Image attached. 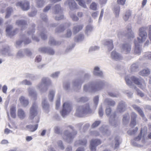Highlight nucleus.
I'll return each mask as SVG.
<instances>
[{"label":"nucleus","instance_id":"13d9d810","mask_svg":"<svg viewBox=\"0 0 151 151\" xmlns=\"http://www.w3.org/2000/svg\"><path fill=\"white\" fill-rule=\"evenodd\" d=\"M148 35H151V25H149L148 27Z\"/></svg>","mask_w":151,"mask_h":151},{"label":"nucleus","instance_id":"2eb2a0df","mask_svg":"<svg viewBox=\"0 0 151 151\" xmlns=\"http://www.w3.org/2000/svg\"><path fill=\"white\" fill-rule=\"evenodd\" d=\"M118 109L120 112L124 111L125 110V106L124 103L122 102L120 103L118 106Z\"/></svg>","mask_w":151,"mask_h":151},{"label":"nucleus","instance_id":"6e6552de","mask_svg":"<svg viewBox=\"0 0 151 151\" xmlns=\"http://www.w3.org/2000/svg\"><path fill=\"white\" fill-rule=\"evenodd\" d=\"M39 51L42 53L47 52L49 54L52 55L54 54V51L52 49H47L46 47H41L39 49Z\"/></svg>","mask_w":151,"mask_h":151},{"label":"nucleus","instance_id":"69168bd1","mask_svg":"<svg viewBox=\"0 0 151 151\" xmlns=\"http://www.w3.org/2000/svg\"><path fill=\"white\" fill-rule=\"evenodd\" d=\"M63 16H62L60 17H56L55 18V19L57 20H58L63 19Z\"/></svg>","mask_w":151,"mask_h":151},{"label":"nucleus","instance_id":"864d4df0","mask_svg":"<svg viewBox=\"0 0 151 151\" xmlns=\"http://www.w3.org/2000/svg\"><path fill=\"white\" fill-rule=\"evenodd\" d=\"M58 143L60 147L62 149H63L64 147L62 145V142L61 141H60L58 142Z\"/></svg>","mask_w":151,"mask_h":151},{"label":"nucleus","instance_id":"0eeeda50","mask_svg":"<svg viewBox=\"0 0 151 151\" xmlns=\"http://www.w3.org/2000/svg\"><path fill=\"white\" fill-rule=\"evenodd\" d=\"M12 28V27L11 26H9L6 28V32L9 36H13L17 33V29L11 31Z\"/></svg>","mask_w":151,"mask_h":151},{"label":"nucleus","instance_id":"412c9836","mask_svg":"<svg viewBox=\"0 0 151 151\" xmlns=\"http://www.w3.org/2000/svg\"><path fill=\"white\" fill-rule=\"evenodd\" d=\"M106 45H108L109 47L108 49L109 50H111L113 49V45L112 40H110L106 41Z\"/></svg>","mask_w":151,"mask_h":151},{"label":"nucleus","instance_id":"e433bc0d","mask_svg":"<svg viewBox=\"0 0 151 151\" xmlns=\"http://www.w3.org/2000/svg\"><path fill=\"white\" fill-rule=\"evenodd\" d=\"M23 83L25 85H31V83L29 81L25 80L23 81Z\"/></svg>","mask_w":151,"mask_h":151},{"label":"nucleus","instance_id":"a18cd8bd","mask_svg":"<svg viewBox=\"0 0 151 151\" xmlns=\"http://www.w3.org/2000/svg\"><path fill=\"white\" fill-rule=\"evenodd\" d=\"M73 20L74 21H78V17L74 15H73L71 16Z\"/></svg>","mask_w":151,"mask_h":151},{"label":"nucleus","instance_id":"f257e3e1","mask_svg":"<svg viewBox=\"0 0 151 151\" xmlns=\"http://www.w3.org/2000/svg\"><path fill=\"white\" fill-rule=\"evenodd\" d=\"M125 80L128 85H131L133 82L142 88V86H145L144 80L142 78H138L134 76L131 77L130 79L127 76L125 78Z\"/></svg>","mask_w":151,"mask_h":151},{"label":"nucleus","instance_id":"39448f33","mask_svg":"<svg viewBox=\"0 0 151 151\" xmlns=\"http://www.w3.org/2000/svg\"><path fill=\"white\" fill-rule=\"evenodd\" d=\"M101 142L98 139H92L90 142L89 146L91 151H96V147L97 146L101 144Z\"/></svg>","mask_w":151,"mask_h":151},{"label":"nucleus","instance_id":"aec40b11","mask_svg":"<svg viewBox=\"0 0 151 151\" xmlns=\"http://www.w3.org/2000/svg\"><path fill=\"white\" fill-rule=\"evenodd\" d=\"M68 4L70 9H72L73 8L77 9V4L74 0H71L70 2H69Z\"/></svg>","mask_w":151,"mask_h":151},{"label":"nucleus","instance_id":"6ab92c4d","mask_svg":"<svg viewBox=\"0 0 151 151\" xmlns=\"http://www.w3.org/2000/svg\"><path fill=\"white\" fill-rule=\"evenodd\" d=\"M150 73V71L149 69L147 68L142 70L139 73V74L143 76H146Z\"/></svg>","mask_w":151,"mask_h":151},{"label":"nucleus","instance_id":"473e14b6","mask_svg":"<svg viewBox=\"0 0 151 151\" xmlns=\"http://www.w3.org/2000/svg\"><path fill=\"white\" fill-rule=\"evenodd\" d=\"M100 123V121H96L92 124L91 127L93 128H95L98 126Z\"/></svg>","mask_w":151,"mask_h":151},{"label":"nucleus","instance_id":"f704fd0d","mask_svg":"<svg viewBox=\"0 0 151 151\" xmlns=\"http://www.w3.org/2000/svg\"><path fill=\"white\" fill-rule=\"evenodd\" d=\"M126 2V0H117V2L118 4L122 5H124Z\"/></svg>","mask_w":151,"mask_h":151},{"label":"nucleus","instance_id":"ddd939ff","mask_svg":"<svg viewBox=\"0 0 151 151\" xmlns=\"http://www.w3.org/2000/svg\"><path fill=\"white\" fill-rule=\"evenodd\" d=\"M17 114L19 117L21 119H24L26 116L24 111L21 109L18 110Z\"/></svg>","mask_w":151,"mask_h":151},{"label":"nucleus","instance_id":"b1692460","mask_svg":"<svg viewBox=\"0 0 151 151\" xmlns=\"http://www.w3.org/2000/svg\"><path fill=\"white\" fill-rule=\"evenodd\" d=\"M28 91L30 96H32L34 98H36L37 94L35 92L31 90L30 88H29Z\"/></svg>","mask_w":151,"mask_h":151},{"label":"nucleus","instance_id":"ea45409f","mask_svg":"<svg viewBox=\"0 0 151 151\" xmlns=\"http://www.w3.org/2000/svg\"><path fill=\"white\" fill-rule=\"evenodd\" d=\"M99 99V98L98 96H96L93 99L94 103L96 104H97L98 102Z\"/></svg>","mask_w":151,"mask_h":151},{"label":"nucleus","instance_id":"a211bd4d","mask_svg":"<svg viewBox=\"0 0 151 151\" xmlns=\"http://www.w3.org/2000/svg\"><path fill=\"white\" fill-rule=\"evenodd\" d=\"M133 107L138 112L139 114L142 117H144V115L142 111L139 107L135 105H133Z\"/></svg>","mask_w":151,"mask_h":151},{"label":"nucleus","instance_id":"bf43d9fd","mask_svg":"<svg viewBox=\"0 0 151 151\" xmlns=\"http://www.w3.org/2000/svg\"><path fill=\"white\" fill-rule=\"evenodd\" d=\"M31 42V41L29 39H26L24 41L25 44H28Z\"/></svg>","mask_w":151,"mask_h":151},{"label":"nucleus","instance_id":"7c9ffc66","mask_svg":"<svg viewBox=\"0 0 151 151\" xmlns=\"http://www.w3.org/2000/svg\"><path fill=\"white\" fill-rule=\"evenodd\" d=\"M90 8L93 10H96L97 9V4L95 3H92L91 5Z\"/></svg>","mask_w":151,"mask_h":151},{"label":"nucleus","instance_id":"0e129e2a","mask_svg":"<svg viewBox=\"0 0 151 151\" xmlns=\"http://www.w3.org/2000/svg\"><path fill=\"white\" fill-rule=\"evenodd\" d=\"M147 0H143L142 2V6H144L146 4Z\"/></svg>","mask_w":151,"mask_h":151},{"label":"nucleus","instance_id":"f8f14e48","mask_svg":"<svg viewBox=\"0 0 151 151\" xmlns=\"http://www.w3.org/2000/svg\"><path fill=\"white\" fill-rule=\"evenodd\" d=\"M38 126V124H36L35 125H27L26 128L29 129L30 132H33L35 131L37 129Z\"/></svg>","mask_w":151,"mask_h":151},{"label":"nucleus","instance_id":"4c0bfd02","mask_svg":"<svg viewBox=\"0 0 151 151\" xmlns=\"http://www.w3.org/2000/svg\"><path fill=\"white\" fill-rule=\"evenodd\" d=\"M108 104L111 106H114L115 104V102L113 101H108Z\"/></svg>","mask_w":151,"mask_h":151},{"label":"nucleus","instance_id":"2f4dec72","mask_svg":"<svg viewBox=\"0 0 151 151\" xmlns=\"http://www.w3.org/2000/svg\"><path fill=\"white\" fill-rule=\"evenodd\" d=\"M16 24L18 25H24L26 23V22L22 20H18L16 22Z\"/></svg>","mask_w":151,"mask_h":151},{"label":"nucleus","instance_id":"4be33fe9","mask_svg":"<svg viewBox=\"0 0 151 151\" xmlns=\"http://www.w3.org/2000/svg\"><path fill=\"white\" fill-rule=\"evenodd\" d=\"M122 48L124 50H125L126 53L130 52L131 50L130 46L127 44L123 45H122Z\"/></svg>","mask_w":151,"mask_h":151},{"label":"nucleus","instance_id":"8fccbe9b","mask_svg":"<svg viewBox=\"0 0 151 151\" xmlns=\"http://www.w3.org/2000/svg\"><path fill=\"white\" fill-rule=\"evenodd\" d=\"M138 130V128L136 127L134 130H133V131H132L130 133L131 134H134L136 133L137 131Z\"/></svg>","mask_w":151,"mask_h":151},{"label":"nucleus","instance_id":"09e8293b","mask_svg":"<svg viewBox=\"0 0 151 151\" xmlns=\"http://www.w3.org/2000/svg\"><path fill=\"white\" fill-rule=\"evenodd\" d=\"M99 114L100 116H102L103 115V110L102 108L100 109L99 111Z\"/></svg>","mask_w":151,"mask_h":151},{"label":"nucleus","instance_id":"603ef678","mask_svg":"<svg viewBox=\"0 0 151 151\" xmlns=\"http://www.w3.org/2000/svg\"><path fill=\"white\" fill-rule=\"evenodd\" d=\"M50 6H46L43 10L44 12H46L48 10H49V9H50Z\"/></svg>","mask_w":151,"mask_h":151},{"label":"nucleus","instance_id":"20e7f679","mask_svg":"<svg viewBox=\"0 0 151 151\" xmlns=\"http://www.w3.org/2000/svg\"><path fill=\"white\" fill-rule=\"evenodd\" d=\"M63 109L61 112V113L62 116L64 117L71 110V107L69 103L65 102L63 104Z\"/></svg>","mask_w":151,"mask_h":151},{"label":"nucleus","instance_id":"5701e85b","mask_svg":"<svg viewBox=\"0 0 151 151\" xmlns=\"http://www.w3.org/2000/svg\"><path fill=\"white\" fill-rule=\"evenodd\" d=\"M114 10L116 16H118L120 12V7L119 6H116L114 8Z\"/></svg>","mask_w":151,"mask_h":151},{"label":"nucleus","instance_id":"338daca9","mask_svg":"<svg viewBox=\"0 0 151 151\" xmlns=\"http://www.w3.org/2000/svg\"><path fill=\"white\" fill-rule=\"evenodd\" d=\"M131 68L132 69H133L134 68L136 69L137 68V67L136 66V64H134L131 66Z\"/></svg>","mask_w":151,"mask_h":151},{"label":"nucleus","instance_id":"49530a36","mask_svg":"<svg viewBox=\"0 0 151 151\" xmlns=\"http://www.w3.org/2000/svg\"><path fill=\"white\" fill-rule=\"evenodd\" d=\"M7 90V86L5 85H4L2 88L3 92L4 93H6Z\"/></svg>","mask_w":151,"mask_h":151},{"label":"nucleus","instance_id":"7ed1b4c3","mask_svg":"<svg viewBox=\"0 0 151 151\" xmlns=\"http://www.w3.org/2000/svg\"><path fill=\"white\" fill-rule=\"evenodd\" d=\"M37 106L36 103H34L30 109L29 119H33L36 116L37 114Z\"/></svg>","mask_w":151,"mask_h":151},{"label":"nucleus","instance_id":"cd10ccee","mask_svg":"<svg viewBox=\"0 0 151 151\" xmlns=\"http://www.w3.org/2000/svg\"><path fill=\"white\" fill-rule=\"evenodd\" d=\"M131 15V12L129 11H127L126 14L124 17V19L125 21L127 20L129 18V17Z\"/></svg>","mask_w":151,"mask_h":151},{"label":"nucleus","instance_id":"f3484780","mask_svg":"<svg viewBox=\"0 0 151 151\" xmlns=\"http://www.w3.org/2000/svg\"><path fill=\"white\" fill-rule=\"evenodd\" d=\"M83 28L82 25H79L75 26L73 28V32L75 34L76 33L81 30Z\"/></svg>","mask_w":151,"mask_h":151},{"label":"nucleus","instance_id":"f03ea898","mask_svg":"<svg viewBox=\"0 0 151 151\" xmlns=\"http://www.w3.org/2000/svg\"><path fill=\"white\" fill-rule=\"evenodd\" d=\"M145 29L144 27H142L139 28V36L140 38L138 37L137 38L138 42L136 41H134V43L136 48H138L139 49V47H137L139 46V43L145 41L147 37V32L145 31Z\"/></svg>","mask_w":151,"mask_h":151},{"label":"nucleus","instance_id":"a878e982","mask_svg":"<svg viewBox=\"0 0 151 151\" xmlns=\"http://www.w3.org/2000/svg\"><path fill=\"white\" fill-rule=\"evenodd\" d=\"M78 2V4L84 8H86V5L85 2L83 0H76Z\"/></svg>","mask_w":151,"mask_h":151},{"label":"nucleus","instance_id":"e2e57ef3","mask_svg":"<svg viewBox=\"0 0 151 151\" xmlns=\"http://www.w3.org/2000/svg\"><path fill=\"white\" fill-rule=\"evenodd\" d=\"M45 100L43 101V102H42V105L43 108H45V106H47V104L46 103H45Z\"/></svg>","mask_w":151,"mask_h":151},{"label":"nucleus","instance_id":"774afa93","mask_svg":"<svg viewBox=\"0 0 151 151\" xmlns=\"http://www.w3.org/2000/svg\"><path fill=\"white\" fill-rule=\"evenodd\" d=\"M59 74V73H55L53 74L52 75V76L53 77H57Z\"/></svg>","mask_w":151,"mask_h":151},{"label":"nucleus","instance_id":"1a4fd4ad","mask_svg":"<svg viewBox=\"0 0 151 151\" xmlns=\"http://www.w3.org/2000/svg\"><path fill=\"white\" fill-rule=\"evenodd\" d=\"M137 115L134 112H132L131 114V120L130 123V125L134 126L136 125V119Z\"/></svg>","mask_w":151,"mask_h":151},{"label":"nucleus","instance_id":"de8ad7c7","mask_svg":"<svg viewBox=\"0 0 151 151\" xmlns=\"http://www.w3.org/2000/svg\"><path fill=\"white\" fill-rule=\"evenodd\" d=\"M41 37L42 38L43 40H45L46 39H47V36H46V35L43 33H42L41 34Z\"/></svg>","mask_w":151,"mask_h":151},{"label":"nucleus","instance_id":"4468645a","mask_svg":"<svg viewBox=\"0 0 151 151\" xmlns=\"http://www.w3.org/2000/svg\"><path fill=\"white\" fill-rule=\"evenodd\" d=\"M111 57L113 59L116 60H119L121 58L119 54L114 51L112 52L111 53Z\"/></svg>","mask_w":151,"mask_h":151},{"label":"nucleus","instance_id":"6e6d98bb","mask_svg":"<svg viewBox=\"0 0 151 151\" xmlns=\"http://www.w3.org/2000/svg\"><path fill=\"white\" fill-rule=\"evenodd\" d=\"M32 138L31 136H27L26 138V141L28 142L31 141L32 140Z\"/></svg>","mask_w":151,"mask_h":151},{"label":"nucleus","instance_id":"393cba45","mask_svg":"<svg viewBox=\"0 0 151 151\" xmlns=\"http://www.w3.org/2000/svg\"><path fill=\"white\" fill-rule=\"evenodd\" d=\"M102 83H98L95 84L94 87H93V90H98L100 88H101L102 86Z\"/></svg>","mask_w":151,"mask_h":151},{"label":"nucleus","instance_id":"37998d69","mask_svg":"<svg viewBox=\"0 0 151 151\" xmlns=\"http://www.w3.org/2000/svg\"><path fill=\"white\" fill-rule=\"evenodd\" d=\"M41 60V56L39 55L36 57L35 59V61L37 62H40Z\"/></svg>","mask_w":151,"mask_h":151},{"label":"nucleus","instance_id":"c756f323","mask_svg":"<svg viewBox=\"0 0 151 151\" xmlns=\"http://www.w3.org/2000/svg\"><path fill=\"white\" fill-rule=\"evenodd\" d=\"M54 96V92L53 91H50L49 94V99L51 101H53Z\"/></svg>","mask_w":151,"mask_h":151},{"label":"nucleus","instance_id":"5fc2aeb1","mask_svg":"<svg viewBox=\"0 0 151 151\" xmlns=\"http://www.w3.org/2000/svg\"><path fill=\"white\" fill-rule=\"evenodd\" d=\"M9 143L8 141L6 139H4L2 140L1 143L2 144H6Z\"/></svg>","mask_w":151,"mask_h":151},{"label":"nucleus","instance_id":"680f3d73","mask_svg":"<svg viewBox=\"0 0 151 151\" xmlns=\"http://www.w3.org/2000/svg\"><path fill=\"white\" fill-rule=\"evenodd\" d=\"M48 80H49L46 78H44L42 80V82L43 83H46Z\"/></svg>","mask_w":151,"mask_h":151},{"label":"nucleus","instance_id":"c9c22d12","mask_svg":"<svg viewBox=\"0 0 151 151\" xmlns=\"http://www.w3.org/2000/svg\"><path fill=\"white\" fill-rule=\"evenodd\" d=\"M79 143L80 145H86L87 143V141L86 139L80 140Z\"/></svg>","mask_w":151,"mask_h":151},{"label":"nucleus","instance_id":"c03bdc74","mask_svg":"<svg viewBox=\"0 0 151 151\" xmlns=\"http://www.w3.org/2000/svg\"><path fill=\"white\" fill-rule=\"evenodd\" d=\"M16 112V109L14 107H12L10 109V114L15 113Z\"/></svg>","mask_w":151,"mask_h":151},{"label":"nucleus","instance_id":"9b49d317","mask_svg":"<svg viewBox=\"0 0 151 151\" xmlns=\"http://www.w3.org/2000/svg\"><path fill=\"white\" fill-rule=\"evenodd\" d=\"M93 74L95 76H101L102 75L103 73L102 71H99V67H96L94 68Z\"/></svg>","mask_w":151,"mask_h":151},{"label":"nucleus","instance_id":"052dcab7","mask_svg":"<svg viewBox=\"0 0 151 151\" xmlns=\"http://www.w3.org/2000/svg\"><path fill=\"white\" fill-rule=\"evenodd\" d=\"M128 28H127V31L129 32H131L132 31L131 30V27L130 25H129L128 26Z\"/></svg>","mask_w":151,"mask_h":151},{"label":"nucleus","instance_id":"a19ab883","mask_svg":"<svg viewBox=\"0 0 151 151\" xmlns=\"http://www.w3.org/2000/svg\"><path fill=\"white\" fill-rule=\"evenodd\" d=\"M65 135L66 136L67 138H71L73 137V136L72 135L71 133H69L67 134L66 132H65Z\"/></svg>","mask_w":151,"mask_h":151},{"label":"nucleus","instance_id":"4d7b16f0","mask_svg":"<svg viewBox=\"0 0 151 151\" xmlns=\"http://www.w3.org/2000/svg\"><path fill=\"white\" fill-rule=\"evenodd\" d=\"M11 131L8 128H6L5 129L4 133L5 134H8Z\"/></svg>","mask_w":151,"mask_h":151},{"label":"nucleus","instance_id":"58836bf2","mask_svg":"<svg viewBox=\"0 0 151 151\" xmlns=\"http://www.w3.org/2000/svg\"><path fill=\"white\" fill-rule=\"evenodd\" d=\"M111 109L110 108H107L106 110V114L107 115H109L111 113Z\"/></svg>","mask_w":151,"mask_h":151},{"label":"nucleus","instance_id":"bb28decb","mask_svg":"<svg viewBox=\"0 0 151 151\" xmlns=\"http://www.w3.org/2000/svg\"><path fill=\"white\" fill-rule=\"evenodd\" d=\"M142 129L140 131V133L137 137H136L134 138V140L136 141H138L140 140L142 137Z\"/></svg>","mask_w":151,"mask_h":151},{"label":"nucleus","instance_id":"72a5a7b5","mask_svg":"<svg viewBox=\"0 0 151 151\" xmlns=\"http://www.w3.org/2000/svg\"><path fill=\"white\" fill-rule=\"evenodd\" d=\"M49 43L50 44L52 45H56L58 43L53 39H50L49 40Z\"/></svg>","mask_w":151,"mask_h":151},{"label":"nucleus","instance_id":"3c124183","mask_svg":"<svg viewBox=\"0 0 151 151\" xmlns=\"http://www.w3.org/2000/svg\"><path fill=\"white\" fill-rule=\"evenodd\" d=\"M55 133L57 134H59L60 133V129L58 127H56L55 128Z\"/></svg>","mask_w":151,"mask_h":151},{"label":"nucleus","instance_id":"79ce46f5","mask_svg":"<svg viewBox=\"0 0 151 151\" xmlns=\"http://www.w3.org/2000/svg\"><path fill=\"white\" fill-rule=\"evenodd\" d=\"M72 32L70 30H68L66 34V37H69L71 36Z\"/></svg>","mask_w":151,"mask_h":151},{"label":"nucleus","instance_id":"c85d7f7f","mask_svg":"<svg viewBox=\"0 0 151 151\" xmlns=\"http://www.w3.org/2000/svg\"><path fill=\"white\" fill-rule=\"evenodd\" d=\"M12 8H8L7 9V12L6 13V18H8L10 15L11 12L12 11Z\"/></svg>","mask_w":151,"mask_h":151},{"label":"nucleus","instance_id":"423d86ee","mask_svg":"<svg viewBox=\"0 0 151 151\" xmlns=\"http://www.w3.org/2000/svg\"><path fill=\"white\" fill-rule=\"evenodd\" d=\"M16 5L21 7L24 11L27 10L29 8V3L28 1L19 2Z\"/></svg>","mask_w":151,"mask_h":151},{"label":"nucleus","instance_id":"9d476101","mask_svg":"<svg viewBox=\"0 0 151 151\" xmlns=\"http://www.w3.org/2000/svg\"><path fill=\"white\" fill-rule=\"evenodd\" d=\"M91 111L89 106L88 105L85 107H83L81 110V112L83 114H88L91 112Z\"/></svg>","mask_w":151,"mask_h":151},{"label":"nucleus","instance_id":"dca6fc26","mask_svg":"<svg viewBox=\"0 0 151 151\" xmlns=\"http://www.w3.org/2000/svg\"><path fill=\"white\" fill-rule=\"evenodd\" d=\"M19 101L21 103L25 106H27L29 103L28 101L25 99V98L23 96L20 97L19 98Z\"/></svg>","mask_w":151,"mask_h":151}]
</instances>
